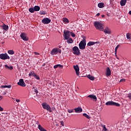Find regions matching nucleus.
<instances>
[{"label": "nucleus", "mask_w": 131, "mask_h": 131, "mask_svg": "<svg viewBox=\"0 0 131 131\" xmlns=\"http://www.w3.org/2000/svg\"><path fill=\"white\" fill-rule=\"evenodd\" d=\"M6 93H4V95H5Z\"/></svg>", "instance_id": "54"}, {"label": "nucleus", "mask_w": 131, "mask_h": 131, "mask_svg": "<svg viewBox=\"0 0 131 131\" xmlns=\"http://www.w3.org/2000/svg\"><path fill=\"white\" fill-rule=\"evenodd\" d=\"M41 22L43 24H49V23H51V19L49 18H44L42 19Z\"/></svg>", "instance_id": "11"}, {"label": "nucleus", "mask_w": 131, "mask_h": 131, "mask_svg": "<svg viewBox=\"0 0 131 131\" xmlns=\"http://www.w3.org/2000/svg\"><path fill=\"white\" fill-rule=\"evenodd\" d=\"M88 98H91V99H93L94 101H97V96L96 95H90L88 96Z\"/></svg>", "instance_id": "19"}, {"label": "nucleus", "mask_w": 131, "mask_h": 131, "mask_svg": "<svg viewBox=\"0 0 131 131\" xmlns=\"http://www.w3.org/2000/svg\"><path fill=\"white\" fill-rule=\"evenodd\" d=\"M0 59L1 60H10V56L7 53H2L0 54Z\"/></svg>", "instance_id": "6"}, {"label": "nucleus", "mask_w": 131, "mask_h": 131, "mask_svg": "<svg viewBox=\"0 0 131 131\" xmlns=\"http://www.w3.org/2000/svg\"><path fill=\"white\" fill-rule=\"evenodd\" d=\"M34 54L35 55H36V56L39 55V53H38V52H34Z\"/></svg>", "instance_id": "46"}, {"label": "nucleus", "mask_w": 131, "mask_h": 131, "mask_svg": "<svg viewBox=\"0 0 131 131\" xmlns=\"http://www.w3.org/2000/svg\"><path fill=\"white\" fill-rule=\"evenodd\" d=\"M74 69L76 72V75H77V76H79V67H78V66H74Z\"/></svg>", "instance_id": "13"}, {"label": "nucleus", "mask_w": 131, "mask_h": 131, "mask_svg": "<svg viewBox=\"0 0 131 131\" xmlns=\"http://www.w3.org/2000/svg\"><path fill=\"white\" fill-rule=\"evenodd\" d=\"M7 53L9 55H14V54H15V51L13 50H9L8 51Z\"/></svg>", "instance_id": "26"}, {"label": "nucleus", "mask_w": 131, "mask_h": 131, "mask_svg": "<svg viewBox=\"0 0 131 131\" xmlns=\"http://www.w3.org/2000/svg\"><path fill=\"white\" fill-rule=\"evenodd\" d=\"M94 25L96 29H98L100 31H103V26L102 25V23H100L99 21H95L94 23Z\"/></svg>", "instance_id": "2"}, {"label": "nucleus", "mask_w": 131, "mask_h": 131, "mask_svg": "<svg viewBox=\"0 0 131 131\" xmlns=\"http://www.w3.org/2000/svg\"><path fill=\"white\" fill-rule=\"evenodd\" d=\"M99 15H100V13H97L96 15H97V16H99Z\"/></svg>", "instance_id": "52"}, {"label": "nucleus", "mask_w": 131, "mask_h": 131, "mask_svg": "<svg viewBox=\"0 0 131 131\" xmlns=\"http://www.w3.org/2000/svg\"><path fill=\"white\" fill-rule=\"evenodd\" d=\"M6 93H4V95H5Z\"/></svg>", "instance_id": "56"}, {"label": "nucleus", "mask_w": 131, "mask_h": 131, "mask_svg": "<svg viewBox=\"0 0 131 131\" xmlns=\"http://www.w3.org/2000/svg\"><path fill=\"white\" fill-rule=\"evenodd\" d=\"M32 75V72L29 74V76H31Z\"/></svg>", "instance_id": "47"}, {"label": "nucleus", "mask_w": 131, "mask_h": 131, "mask_svg": "<svg viewBox=\"0 0 131 131\" xmlns=\"http://www.w3.org/2000/svg\"><path fill=\"white\" fill-rule=\"evenodd\" d=\"M4 68L5 69H8V70H13L14 69L13 66H8L7 64L4 65Z\"/></svg>", "instance_id": "17"}, {"label": "nucleus", "mask_w": 131, "mask_h": 131, "mask_svg": "<svg viewBox=\"0 0 131 131\" xmlns=\"http://www.w3.org/2000/svg\"><path fill=\"white\" fill-rule=\"evenodd\" d=\"M0 111H4V108L0 106Z\"/></svg>", "instance_id": "45"}, {"label": "nucleus", "mask_w": 131, "mask_h": 131, "mask_svg": "<svg viewBox=\"0 0 131 131\" xmlns=\"http://www.w3.org/2000/svg\"><path fill=\"white\" fill-rule=\"evenodd\" d=\"M40 15H46V11H40Z\"/></svg>", "instance_id": "35"}, {"label": "nucleus", "mask_w": 131, "mask_h": 131, "mask_svg": "<svg viewBox=\"0 0 131 131\" xmlns=\"http://www.w3.org/2000/svg\"><path fill=\"white\" fill-rule=\"evenodd\" d=\"M29 11L30 13H33L34 12H35V10H34V8H30V9H29Z\"/></svg>", "instance_id": "33"}, {"label": "nucleus", "mask_w": 131, "mask_h": 131, "mask_svg": "<svg viewBox=\"0 0 131 131\" xmlns=\"http://www.w3.org/2000/svg\"><path fill=\"white\" fill-rule=\"evenodd\" d=\"M73 51L74 55H76V56L80 55V51H79V49L77 46H75L73 48Z\"/></svg>", "instance_id": "7"}, {"label": "nucleus", "mask_w": 131, "mask_h": 131, "mask_svg": "<svg viewBox=\"0 0 131 131\" xmlns=\"http://www.w3.org/2000/svg\"><path fill=\"white\" fill-rule=\"evenodd\" d=\"M62 21L64 24H68V23H69V19L66 17L63 18Z\"/></svg>", "instance_id": "21"}, {"label": "nucleus", "mask_w": 131, "mask_h": 131, "mask_svg": "<svg viewBox=\"0 0 131 131\" xmlns=\"http://www.w3.org/2000/svg\"><path fill=\"white\" fill-rule=\"evenodd\" d=\"M127 98H128L130 100H131V93L127 94Z\"/></svg>", "instance_id": "37"}, {"label": "nucleus", "mask_w": 131, "mask_h": 131, "mask_svg": "<svg viewBox=\"0 0 131 131\" xmlns=\"http://www.w3.org/2000/svg\"><path fill=\"white\" fill-rule=\"evenodd\" d=\"M58 68H60V69H63V65L58 64Z\"/></svg>", "instance_id": "39"}, {"label": "nucleus", "mask_w": 131, "mask_h": 131, "mask_svg": "<svg viewBox=\"0 0 131 131\" xmlns=\"http://www.w3.org/2000/svg\"><path fill=\"white\" fill-rule=\"evenodd\" d=\"M106 75L107 76H110L111 75V70L109 67L106 68Z\"/></svg>", "instance_id": "18"}, {"label": "nucleus", "mask_w": 131, "mask_h": 131, "mask_svg": "<svg viewBox=\"0 0 131 131\" xmlns=\"http://www.w3.org/2000/svg\"><path fill=\"white\" fill-rule=\"evenodd\" d=\"M67 42H68V43H73V39H72V38H69L68 39H66Z\"/></svg>", "instance_id": "24"}, {"label": "nucleus", "mask_w": 131, "mask_h": 131, "mask_svg": "<svg viewBox=\"0 0 131 131\" xmlns=\"http://www.w3.org/2000/svg\"><path fill=\"white\" fill-rule=\"evenodd\" d=\"M105 105H106V106H116V107H120V104L119 103L112 101H107L106 102Z\"/></svg>", "instance_id": "5"}, {"label": "nucleus", "mask_w": 131, "mask_h": 131, "mask_svg": "<svg viewBox=\"0 0 131 131\" xmlns=\"http://www.w3.org/2000/svg\"><path fill=\"white\" fill-rule=\"evenodd\" d=\"M3 100V96H0V101H2Z\"/></svg>", "instance_id": "48"}, {"label": "nucleus", "mask_w": 131, "mask_h": 131, "mask_svg": "<svg viewBox=\"0 0 131 131\" xmlns=\"http://www.w3.org/2000/svg\"><path fill=\"white\" fill-rule=\"evenodd\" d=\"M56 125H58V124H56Z\"/></svg>", "instance_id": "57"}, {"label": "nucleus", "mask_w": 131, "mask_h": 131, "mask_svg": "<svg viewBox=\"0 0 131 131\" xmlns=\"http://www.w3.org/2000/svg\"><path fill=\"white\" fill-rule=\"evenodd\" d=\"M88 78H89V79H90V80H95V77H94V76H91V75H89L87 76Z\"/></svg>", "instance_id": "29"}, {"label": "nucleus", "mask_w": 131, "mask_h": 131, "mask_svg": "<svg viewBox=\"0 0 131 131\" xmlns=\"http://www.w3.org/2000/svg\"><path fill=\"white\" fill-rule=\"evenodd\" d=\"M118 48H119V45H117L115 49V54H116V53H117V50L118 49Z\"/></svg>", "instance_id": "34"}, {"label": "nucleus", "mask_w": 131, "mask_h": 131, "mask_svg": "<svg viewBox=\"0 0 131 131\" xmlns=\"http://www.w3.org/2000/svg\"><path fill=\"white\" fill-rule=\"evenodd\" d=\"M86 46V41L85 39L82 40L79 43V48L80 50H84Z\"/></svg>", "instance_id": "3"}, {"label": "nucleus", "mask_w": 131, "mask_h": 131, "mask_svg": "<svg viewBox=\"0 0 131 131\" xmlns=\"http://www.w3.org/2000/svg\"><path fill=\"white\" fill-rule=\"evenodd\" d=\"M83 116H84V117H86V118H87V119H91V117H90V116H89V115L84 113L83 114Z\"/></svg>", "instance_id": "31"}, {"label": "nucleus", "mask_w": 131, "mask_h": 131, "mask_svg": "<svg viewBox=\"0 0 131 131\" xmlns=\"http://www.w3.org/2000/svg\"><path fill=\"white\" fill-rule=\"evenodd\" d=\"M34 10L35 12H38V11L40 10V7H39V6H35L34 7Z\"/></svg>", "instance_id": "25"}, {"label": "nucleus", "mask_w": 131, "mask_h": 131, "mask_svg": "<svg viewBox=\"0 0 131 131\" xmlns=\"http://www.w3.org/2000/svg\"><path fill=\"white\" fill-rule=\"evenodd\" d=\"M68 112L69 113H72V112H73V110H68Z\"/></svg>", "instance_id": "38"}, {"label": "nucleus", "mask_w": 131, "mask_h": 131, "mask_svg": "<svg viewBox=\"0 0 131 131\" xmlns=\"http://www.w3.org/2000/svg\"><path fill=\"white\" fill-rule=\"evenodd\" d=\"M15 101H16V103H19V102H21V100H20V99H16Z\"/></svg>", "instance_id": "40"}, {"label": "nucleus", "mask_w": 131, "mask_h": 131, "mask_svg": "<svg viewBox=\"0 0 131 131\" xmlns=\"http://www.w3.org/2000/svg\"><path fill=\"white\" fill-rule=\"evenodd\" d=\"M71 35L72 37H75V34H74V33L71 32Z\"/></svg>", "instance_id": "36"}, {"label": "nucleus", "mask_w": 131, "mask_h": 131, "mask_svg": "<svg viewBox=\"0 0 131 131\" xmlns=\"http://www.w3.org/2000/svg\"><path fill=\"white\" fill-rule=\"evenodd\" d=\"M128 14L131 15V10L129 11Z\"/></svg>", "instance_id": "49"}, {"label": "nucleus", "mask_w": 131, "mask_h": 131, "mask_svg": "<svg viewBox=\"0 0 131 131\" xmlns=\"http://www.w3.org/2000/svg\"><path fill=\"white\" fill-rule=\"evenodd\" d=\"M96 43H98L99 45H100V42L99 41H96V42L89 41L88 43L87 46L88 47H91L92 46H94V45H96Z\"/></svg>", "instance_id": "14"}, {"label": "nucleus", "mask_w": 131, "mask_h": 131, "mask_svg": "<svg viewBox=\"0 0 131 131\" xmlns=\"http://www.w3.org/2000/svg\"><path fill=\"white\" fill-rule=\"evenodd\" d=\"M38 129L40 131H47L46 129H45L40 124L38 125Z\"/></svg>", "instance_id": "23"}, {"label": "nucleus", "mask_w": 131, "mask_h": 131, "mask_svg": "<svg viewBox=\"0 0 131 131\" xmlns=\"http://www.w3.org/2000/svg\"><path fill=\"white\" fill-rule=\"evenodd\" d=\"M102 31H103L105 34H111V30L109 27H105Z\"/></svg>", "instance_id": "12"}, {"label": "nucleus", "mask_w": 131, "mask_h": 131, "mask_svg": "<svg viewBox=\"0 0 131 131\" xmlns=\"http://www.w3.org/2000/svg\"><path fill=\"white\" fill-rule=\"evenodd\" d=\"M126 1L127 0H121L120 2L121 6L122 7H123V6H125V4H126Z\"/></svg>", "instance_id": "22"}, {"label": "nucleus", "mask_w": 131, "mask_h": 131, "mask_svg": "<svg viewBox=\"0 0 131 131\" xmlns=\"http://www.w3.org/2000/svg\"><path fill=\"white\" fill-rule=\"evenodd\" d=\"M17 85H20V86H26V84H25V82H24V80H23V79H20L19 80V81L17 82Z\"/></svg>", "instance_id": "10"}, {"label": "nucleus", "mask_w": 131, "mask_h": 131, "mask_svg": "<svg viewBox=\"0 0 131 131\" xmlns=\"http://www.w3.org/2000/svg\"><path fill=\"white\" fill-rule=\"evenodd\" d=\"M101 126L102 128V131H108V129L106 127V125L101 124Z\"/></svg>", "instance_id": "27"}, {"label": "nucleus", "mask_w": 131, "mask_h": 131, "mask_svg": "<svg viewBox=\"0 0 131 131\" xmlns=\"http://www.w3.org/2000/svg\"><path fill=\"white\" fill-rule=\"evenodd\" d=\"M6 93H4V95H5Z\"/></svg>", "instance_id": "55"}, {"label": "nucleus", "mask_w": 131, "mask_h": 131, "mask_svg": "<svg viewBox=\"0 0 131 131\" xmlns=\"http://www.w3.org/2000/svg\"><path fill=\"white\" fill-rule=\"evenodd\" d=\"M2 27L3 30H5V31H8L9 30V26L6 25L5 24H3V25L1 26Z\"/></svg>", "instance_id": "16"}, {"label": "nucleus", "mask_w": 131, "mask_h": 131, "mask_svg": "<svg viewBox=\"0 0 131 131\" xmlns=\"http://www.w3.org/2000/svg\"><path fill=\"white\" fill-rule=\"evenodd\" d=\"M52 110H56V108H55V107H52Z\"/></svg>", "instance_id": "51"}, {"label": "nucleus", "mask_w": 131, "mask_h": 131, "mask_svg": "<svg viewBox=\"0 0 131 131\" xmlns=\"http://www.w3.org/2000/svg\"><path fill=\"white\" fill-rule=\"evenodd\" d=\"M74 110L76 113H80L82 111V108H81V107L79 106L77 108H74Z\"/></svg>", "instance_id": "15"}, {"label": "nucleus", "mask_w": 131, "mask_h": 131, "mask_svg": "<svg viewBox=\"0 0 131 131\" xmlns=\"http://www.w3.org/2000/svg\"><path fill=\"white\" fill-rule=\"evenodd\" d=\"M34 91L35 93H36V94H37V93H38V91L35 88H34Z\"/></svg>", "instance_id": "43"}, {"label": "nucleus", "mask_w": 131, "mask_h": 131, "mask_svg": "<svg viewBox=\"0 0 131 131\" xmlns=\"http://www.w3.org/2000/svg\"><path fill=\"white\" fill-rule=\"evenodd\" d=\"M1 88L2 89H4V88L5 89L6 88H7V89H11V88H12V85H2V86H1Z\"/></svg>", "instance_id": "30"}, {"label": "nucleus", "mask_w": 131, "mask_h": 131, "mask_svg": "<svg viewBox=\"0 0 131 131\" xmlns=\"http://www.w3.org/2000/svg\"><path fill=\"white\" fill-rule=\"evenodd\" d=\"M101 17H102V18H104V17H105V15H101Z\"/></svg>", "instance_id": "50"}, {"label": "nucleus", "mask_w": 131, "mask_h": 131, "mask_svg": "<svg viewBox=\"0 0 131 131\" xmlns=\"http://www.w3.org/2000/svg\"><path fill=\"white\" fill-rule=\"evenodd\" d=\"M71 32L70 31L64 30L63 31V36L64 37V39H68L69 37L71 36Z\"/></svg>", "instance_id": "8"}, {"label": "nucleus", "mask_w": 131, "mask_h": 131, "mask_svg": "<svg viewBox=\"0 0 131 131\" xmlns=\"http://www.w3.org/2000/svg\"><path fill=\"white\" fill-rule=\"evenodd\" d=\"M60 123H61V125H62V126H64V122L61 121V122H60Z\"/></svg>", "instance_id": "44"}, {"label": "nucleus", "mask_w": 131, "mask_h": 131, "mask_svg": "<svg viewBox=\"0 0 131 131\" xmlns=\"http://www.w3.org/2000/svg\"><path fill=\"white\" fill-rule=\"evenodd\" d=\"M124 81H125V79H122L121 80H120V82H124Z\"/></svg>", "instance_id": "41"}, {"label": "nucleus", "mask_w": 131, "mask_h": 131, "mask_svg": "<svg viewBox=\"0 0 131 131\" xmlns=\"http://www.w3.org/2000/svg\"><path fill=\"white\" fill-rule=\"evenodd\" d=\"M54 69H56V68H58V64L55 65L54 66Z\"/></svg>", "instance_id": "42"}, {"label": "nucleus", "mask_w": 131, "mask_h": 131, "mask_svg": "<svg viewBox=\"0 0 131 131\" xmlns=\"http://www.w3.org/2000/svg\"><path fill=\"white\" fill-rule=\"evenodd\" d=\"M98 7L100 8V9H102L104 8V3H99L98 4Z\"/></svg>", "instance_id": "28"}, {"label": "nucleus", "mask_w": 131, "mask_h": 131, "mask_svg": "<svg viewBox=\"0 0 131 131\" xmlns=\"http://www.w3.org/2000/svg\"><path fill=\"white\" fill-rule=\"evenodd\" d=\"M41 106L43 109H45V110H47L49 112H52V108H51V106L47 102L42 103Z\"/></svg>", "instance_id": "4"}, {"label": "nucleus", "mask_w": 131, "mask_h": 131, "mask_svg": "<svg viewBox=\"0 0 131 131\" xmlns=\"http://www.w3.org/2000/svg\"><path fill=\"white\" fill-rule=\"evenodd\" d=\"M126 37L127 39H131V34L127 33L126 34Z\"/></svg>", "instance_id": "32"}, {"label": "nucleus", "mask_w": 131, "mask_h": 131, "mask_svg": "<svg viewBox=\"0 0 131 131\" xmlns=\"http://www.w3.org/2000/svg\"><path fill=\"white\" fill-rule=\"evenodd\" d=\"M20 36L21 38L24 40V41H28L29 39L27 35H26V33H22L20 34Z\"/></svg>", "instance_id": "9"}, {"label": "nucleus", "mask_w": 131, "mask_h": 131, "mask_svg": "<svg viewBox=\"0 0 131 131\" xmlns=\"http://www.w3.org/2000/svg\"><path fill=\"white\" fill-rule=\"evenodd\" d=\"M61 53H62V50L61 49L55 48L51 50L50 54L52 56H54L55 55H58V54H61Z\"/></svg>", "instance_id": "1"}, {"label": "nucleus", "mask_w": 131, "mask_h": 131, "mask_svg": "<svg viewBox=\"0 0 131 131\" xmlns=\"http://www.w3.org/2000/svg\"><path fill=\"white\" fill-rule=\"evenodd\" d=\"M32 76L35 77L36 79H39V77H38V76H37V75H36L34 72H32Z\"/></svg>", "instance_id": "20"}, {"label": "nucleus", "mask_w": 131, "mask_h": 131, "mask_svg": "<svg viewBox=\"0 0 131 131\" xmlns=\"http://www.w3.org/2000/svg\"><path fill=\"white\" fill-rule=\"evenodd\" d=\"M59 48H61V47L59 46Z\"/></svg>", "instance_id": "53"}]
</instances>
